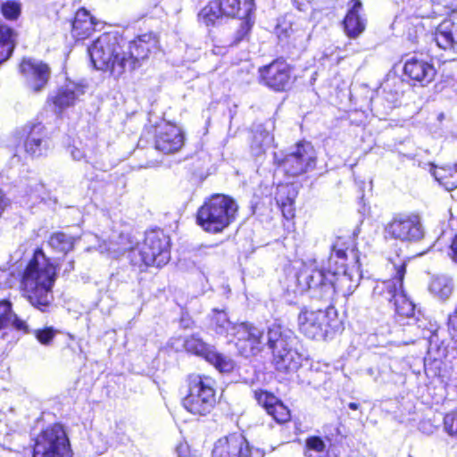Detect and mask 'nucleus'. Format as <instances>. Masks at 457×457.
<instances>
[{
    "mask_svg": "<svg viewBox=\"0 0 457 457\" xmlns=\"http://www.w3.org/2000/svg\"><path fill=\"white\" fill-rule=\"evenodd\" d=\"M345 20L344 28L346 35L351 38L359 37L365 29V21L361 17V2L353 0Z\"/></svg>",
    "mask_w": 457,
    "mask_h": 457,
    "instance_id": "nucleus-27",
    "label": "nucleus"
},
{
    "mask_svg": "<svg viewBox=\"0 0 457 457\" xmlns=\"http://www.w3.org/2000/svg\"><path fill=\"white\" fill-rule=\"evenodd\" d=\"M214 380L206 376H191L188 393L182 400L184 408L194 415L205 416L216 404Z\"/></svg>",
    "mask_w": 457,
    "mask_h": 457,
    "instance_id": "nucleus-7",
    "label": "nucleus"
},
{
    "mask_svg": "<svg viewBox=\"0 0 457 457\" xmlns=\"http://www.w3.org/2000/svg\"><path fill=\"white\" fill-rule=\"evenodd\" d=\"M385 237L415 242L423 237V228L416 215L397 214L385 227Z\"/></svg>",
    "mask_w": 457,
    "mask_h": 457,
    "instance_id": "nucleus-11",
    "label": "nucleus"
},
{
    "mask_svg": "<svg viewBox=\"0 0 457 457\" xmlns=\"http://www.w3.org/2000/svg\"><path fill=\"white\" fill-rule=\"evenodd\" d=\"M50 147L51 141L45 127L41 123L34 124L24 142L25 152L31 157H39L46 154Z\"/></svg>",
    "mask_w": 457,
    "mask_h": 457,
    "instance_id": "nucleus-23",
    "label": "nucleus"
},
{
    "mask_svg": "<svg viewBox=\"0 0 457 457\" xmlns=\"http://www.w3.org/2000/svg\"><path fill=\"white\" fill-rule=\"evenodd\" d=\"M177 453L179 457H187L188 456V447L185 444H180L177 446Z\"/></svg>",
    "mask_w": 457,
    "mask_h": 457,
    "instance_id": "nucleus-47",
    "label": "nucleus"
},
{
    "mask_svg": "<svg viewBox=\"0 0 457 457\" xmlns=\"http://www.w3.org/2000/svg\"><path fill=\"white\" fill-rule=\"evenodd\" d=\"M56 269L42 250H37L24 271L21 284L29 303L41 312H47L54 301L52 288Z\"/></svg>",
    "mask_w": 457,
    "mask_h": 457,
    "instance_id": "nucleus-4",
    "label": "nucleus"
},
{
    "mask_svg": "<svg viewBox=\"0 0 457 457\" xmlns=\"http://www.w3.org/2000/svg\"><path fill=\"white\" fill-rule=\"evenodd\" d=\"M228 17L246 18L254 7L253 0H218Z\"/></svg>",
    "mask_w": 457,
    "mask_h": 457,
    "instance_id": "nucleus-30",
    "label": "nucleus"
},
{
    "mask_svg": "<svg viewBox=\"0 0 457 457\" xmlns=\"http://www.w3.org/2000/svg\"><path fill=\"white\" fill-rule=\"evenodd\" d=\"M98 243L94 246L101 253H108L113 258L129 251V258L134 266H156L165 265L170 259V237L161 229H154L146 232L143 245L133 248L128 237L120 234L113 236L109 242L103 240L97 236H92Z\"/></svg>",
    "mask_w": 457,
    "mask_h": 457,
    "instance_id": "nucleus-3",
    "label": "nucleus"
},
{
    "mask_svg": "<svg viewBox=\"0 0 457 457\" xmlns=\"http://www.w3.org/2000/svg\"><path fill=\"white\" fill-rule=\"evenodd\" d=\"M254 398L278 423H285L290 420L288 408L273 394L264 390H255Z\"/></svg>",
    "mask_w": 457,
    "mask_h": 457,
    "instance_id": "nucleus-21",
    "label": "nucleus"
},
{
    "mask_svg": "<svg viewBox=\"0 0 457 457\" xmlns=\"http://www.w3.org/2000/svg\"><path fill=\"white\" fill-rule=\"evenodd\" d=\"M187 352L204 358L220 372H229L234 368L233 361L215 351L214 347L203 341L198 335H192L184 340Z\"/></svg>",
    "mask_w": 457,
    "mask_h": 457,
    "instance_id": "nucleus-13",
    "label": "nucleus"
},
{
    "mask_svg": "<svg viewBox=\"0 0 457 457\" xmlns=\"http://www.w3.org/2000/svg\"><path fill=\"white\" fill-rule=\"evenodd\" d=\"M435 40L442 49L457 51V12L438 25Z\"/></svg>",
    "mask_w": 457,
    "mask_h": 457,
    "instance_id": "nucleus-24",
    "label": "nucleus"
},
{
    "mask_svg": "<svg viewBox=\"0 0 457 457\" xmlns=\"http://www.w3.org/2000/svg\"><path fill=\"white\" fill-rule=\"evenodd\" d=\"M222 16H225L219 1L210 2L198 13V19L206 26H212Z\"/></svg>",
    "mask_w": 457,
    "mask_h": 457,
    "instance_id": "nucleus-37",
    "label": "nucleus"
},
{
    "mask_svg": "<svg viewBox=\"0 0 457 457\" xmlns=\"http://www.w3.org/2000/svg\"><path fill=\"white\" fill-rule=\"evenodd\" d=\"M84 94L85 85L67 79L49 96V101L54 104L55 111L62 112L73 106Z\"/></svg>",
    "mask_w": 457,
    "mask_h": 457,
    "instance_id": "nucleus-17",
    "label": "nucleus"
},
{
    "mask_svg": "<svg viewBox=\"0 0 457 457\" xmlns=\"http://www.w3.org/2000/svg\"><path fill=\"white\" fill-rule=\"evenodd\" d=\"M18 189L20 192V203L21 204H34L40 199L41 194L44 189L43 184H41L37 178H29L25 181H21Z\"/></svg>",
    "mask_w": 457,
    "mask_h": 457,
    "instance_id": "nucleus-31",
    "label": "nucleus"
},
{
    "mask_svg": "<svg viewBox=\"0 0 457 457\" xmlns=\"http://www.w3.org/2000/svg\"><path fill=\"white\" fill-rule=\"evenodd\" d=\"M449 255L454 262H457V234L452 240Z\"/></svg>",
    "mask_w": 457,
    "mask_h": 457,
    "instance_id": "nucleus-46",
    "label": "nucleus"
},
{
    "mask_svg": "<svg viewBox=\"0 0 457 457\" xmlns=\"http://www.w3.org/2000/svg\"><path fill=\"white\" fill-rule=\"evenodd\" d=\"M290 78V67L285 61L276 60L259 68L260 82L275 91L286 90Z\"/></svg>",
    "mask_w": 457,
    "mask_h": 457,
    "instance_id": "nucleus-15",
    "label": "nucleus"
},
{
    "mask_svg": "<svg viewBox=\"0 0 457 457\" xmlns=\"http://www.w3.org/2000/svg\"><path fill=\"white\" fill-rule=\"evenodd\" d=\"M444 428L450 436H457V408L445 416Z\"/></svg>",
    "mask_w": 457,
    "mask_h": 457,
    "instance_id": "nucleus-42",
    "label": "nucleus"
},
{
    "mask_svg": "<svg viewBox=\"0 0 457 457\" xmlns=\"http://www.w3.org/2000/svg\"><path fill=\"white\" fill-rule=\"evenodd\" d=\"M274 161L287 175L295 177L312 170L316 164V156L310 143H300L285 157L274 153Z\"/></svg>",
    "mask_w": 457,
    "mask_h": 457,
    "instance_id": "nucleus-10",
    "label": "nucleus"
},
{
    "mask_svg": "<svg viewBox=\"0 0 457 457\" xmlns=\"http://www.w3.org/2000/svg\"><path fill=\"white\" fill-rule=\"evenodd\" d=\"M12 324L17 330L28 332L26 322L12 311V303L8 300L0 301V329Z\"/></svg>",
    "mask_w": 457,
    "mask_h": 457,
    "instance_id": "nucleus-33",
    "label": "nucleus"
},
{
    "mask_svg": "<svg viewBox=\"0 0 457 457\" xmlns=\"http://www.w3.org/2000/svg\"><path fill=\"white\" fill-rule=\"evenodd\" d=\"M359 403H350L348 404V407L351 409V410H358L359 409Z\"/></svg>",
    "mask_w": 457,
    "mask_h": 457,
    "instance_id": "nucleus-48",
    "label": "nucleus"
},
{
    "mask_svg": "<svg viewBox=\"0 0 457 457\" xmlns=\"http://www.w3.org/2000/svg\"><path fill=\"white\" fill-rule=\"evenodd\" d=\"M210 328L220 336H231L237 324L232 323L224 310L213 309L210 314Z\"/></svg>",
    "mask_w": 457,
    "mask_h": 457,
    "instance_id": "nucleus-32",
    "label": "nucleus"
},
{
    "mask_svg": "<svg viewBox=\"0 0 457 457\" xmlns=\"http://www.w3.org/2000/svg\"><path fill=\"white\" fill-rule=\"evenodd\" d=\"M242 20L238 29L235 34V39L232 45H237L241 42L249 33L252 28L251 17L247 16L246 18H240Z\"/></svg>",
    "mask_w": 457,
    "mask_h": 457,
    "instance_id": "nucleus-43",
    "label": "nucleus"
},
{
    "mask_svg": "<svg viewBox=\"0 0 457 457\" xmlns=\"http://www.w3.org/2000/svg\"><path fill=\"white\" fill-rule=\"evenodd\" d=\"M429 172L435 179L447 191L457 187V164L453 166L436 167L433 163H428Z\"/></svg>",
    "mask_w": 457,
    "mask_h": 457,
    "instance_id": "nucleus-29",
    "label": "nucleus"
},
{
    "mask_svg": "<svg viewBox=\"0 0 457 457\" xmlns=\"http://www.w3.org/2000/svg\"><path fill=\"white\" fill-rule=\"evenodd\" d=\"M15 32L5 24L0 25V64L6 61L14 48Z\"/></svg>",
    "mask_w": 457,
    "mask_h": 457,
    "instance_id": "nucleus-36",
    "label": "nucleus"
},
{
    "mask_svg": "<svg viewBox=\"0 0 457 457\" xmlns=\"http://www.w3.org/2000/svg\"><path fill=\"white\" fill-rule=\"evenodd\" d=\"M56 334L57 330L54 329L52 327L36 329L34 331L36 338L44 345H49Z\"/></svg>",
    "mask_w": 457,
    "mask_h": 457,
    "instance_id": "nucleus-41",
    "label": "nucleus"
},
{
    "mask_svg": "<svg viewBox=\"0 0 457 457\" xmlns=\"http://www.w3.org/2000/svg\"><path fill=\"white\" fill-rule=\"evenodd\" d=\"M329 282L328 265L326 269H316L306 267L297 276V284L302 291L318 289L320 291V297H328L325 295V286Z\"/></svg>",
    "mask_w": 457,
    "mask_h": 457,
    "instance_id": "nucleus-19",
    "label": "nucleus"
},
{
    "mask_svg": "<svg viewBox=\"0 0 457 457\" xmlns=\"http://www.w3.org/2000/svg\"><path fill=\"white\" fill-rule=\"evenodd\" d=\"M395 277L392 279L378 281L373 287L372 299L375 302L394 303L397 321L402 325L412 328L418 337L428 340L427 361L439 363L448 354V346L441 338L443 331L436 322L425 317L420 312H415V304L403 289V279L406 272V261L396 255L389 260Z\"/></svg>",
    "mask_w": 457,
    "mask_h": 457,
    "instance_id": "nucleus-1",
    "label": "nucleus"
},
{
    "mask_svg": "<svg viewBox=\"0 0 457 457\" xmlns=\"http://www.w3.org/2000/svg\"><path fill=\"white\" fill-rule=\"evenodd\" d=\"M237 211L238 205L232 197L213 195L198 209L197 223L207 232L220 233L236 220Z\"/></svg>",
    "mask_w": 457,
    "mask_h": 457,
    "instance_id": "nucleus-6",
    "label": "nucleus"
},
{
    "mask_svg": "<svg viewBox=\"0 0 457 457\" xmlns=\"http://www.w3.org/2000/svg\"><path fill=\"white\" fill-rule=\"evenodd\" d=\"M212 457H253L252 448L240 433L221 436L213 445Z\"/></svg>",
    "mask_w": 457,
    "mask_h": 457,
    "instance_id": "nucleus-14",
    "label": "nucleus"
},
{
    "mask_svg": "<svg viewBox=\"0 0 457 457\" xmlns=\"http://www.w3.org/2000/svg\"><path fill=\"white\" fill-rule=\"evenodd\" d=\"M273 141V137L270 133L259 125L253 130V139L251 143V151L253 155L258 156L265 153Z\"/></svg>",
    "mask_w": 457,
    "mask_h": 457,
    "instance_id": "nucleus-35",
    "label": "nucleus"
},
{
    "mask_svg": "<svg viewBox=\"0 0 457 457\" xmlns=\"http://www.w3.org/2000/svg\"><path fill=\"white\" fill-rule=\"evenodd\" d=\"M33 457H72L63 425L54 423L43 428L34 440Z\"/></svg>",
    "mask_w": 457,
    "mask_h": 457,
    "instance_id": "nucleus-8",
    "label": "nucleus"
},
{
    "mask_svg": "<svg viewBox=\"0 0 457 457\" xmlns=\"http://www.w3.org/2000/svg\"><path fill=\"white\" fill-rule=\"evenodd\" d=\"M443 116H444V114H443V113H441V114L439 115V117H438V118H439V119H442V118H443Z\"/></svg>",
    "mask_w": 457,
    "mask_h": 457,
    "instance_id": "nucleus-50",
    "label": "nucleus"
},
{
    "mask_svg": "<svg viewBox=\"0 0 457 457\" xmlns=\"http://www.w3.org/2000/svg\"><path fill=\"white\" fill-rule=\"evenodd\" d=\"M332 315H336L332 309H303L298 315L299 330L309 338L325 339L333 327L332 322L335 321Z\"/></svg>",
    "mask_w": 457,
    "mask_h": 457,
    "instance_id": "nucleus-9",
    "label": "nucleus"
},
{
    "mask_svg": "<svg viewBox=\"0 0 457 457\" xmlns=\"http://www.w3.org/2000/svg\"><path fill=\"white\" fill-rule=\"evenodd\" d=\"M267 345L272 355L282 353L288 348L296 346L297 338L295 333L287 327L273 323L268 328Z\"/></svg>",
    "mask_w": 457,
    "mask_h": 457,
    "instance_id": "nucleus-20",
    "label": "nucleus"
},
{
    "mask_svg": "<svg viewBox=\"0 0 457 457\" xmlns=\"http://www.w3.org/2000/svg\"><path fill=\"white\" fill-rule=\"evenodd\" d=\"M428 290L435 297L445 301L453 291V279L446 275L435 276L429 283Z\"/></svg>",
    "mask_w": 457,
    "mask_h": 457,
    "instance_id": "nucleus-34",
    "label": "nucleus"
},
{
    "mask_svg": "<svg viewBox=\"0 0 457 457\" xmlns=\"http://www.w3.org/2000/svg\"><path fill=\"white\" fill-rule=\"evenodd\" d=\"M96 25V22L90 13L84 8L79 9L72 22V36L77 40L85 39L95 30Z\"/></svg>",
    "mask_w": 457,
    "mask_h": 457,
    "instance_id": "nucleus-28",
    "label": "nucleus"
},
{
    "mask_svg": "<svg viewBox=\"0 0 457 457\" xmlns=\"http://www.w3.org/2000/svg\"><path fill=\"white\" fill-rule=\"evenodd\" d=\"M157 41L152 34H145L127 41L118 32L102 34L87 48L91 62L96 70L108 71L118 79L141 66L155 48Z\"/></svg>",
    "mask_w": 457,
    "mask_h": 457,
    "instance_id": "nucleus-2",
    "label": "nucleus"
},
{
    "mask_svg": "<svg viewBox=\"0 0 457 457\" xmlns=\"http://www.w3.org/2000/svg\"><path fill=\"white\" fill-rule=\"evenodd\" d=\"M75 238L62 232L54 233L48 241L49 245L56 252L67 253L72 250Z\"/></svg>",
    "mask_w": 457,
    "mask_h": 457,
    "instance_id": "nucleus-38",
    "label": "nucleus"
},
{
    "mask_svg": "<svg viewBox=\"0 0 457 457\" xmlns=\"http://www.w3.org/2000/svg\"><path fill=\"white\" fill-rule=\"evenodd\" d=\"M1 12L4 18L16 20L21 14V5L15 1H6L1 4Z\"/></svg>",
    "mask_w": 457,
    "mask_h": 457,
    "instance_id": "nucleus-39",
    "label": "nucleus"
},
{
    "mask_svg": "<svg viewBox=\"0 0 457 457\" xmlns=\"http://www.w3.org/2000/svg\"><path fill=\"white\" fill-rule=\"evenodd\" d=\"M154 145L156 150L165 154L176 153L184 145L183 132L176 125L166 123L158 129Z\"/></svg>",
    "mask_w": 457,
    "mask_h": 457,
    "instance_id": "nucleus-18",
    "label": "nucleus"
},
{
    "mask_svg": "<svg viewBox=\"0 0 457 457\" xmlns=\"http://www.w3.org/2000/svg\"><path fill=\"white\" fill-rule=\"evenodd\" d=\"M20 71L26 79L27 86L34 92L41 91L50 77L49 67L41 61L23 59Z\"/></svg>",
    "mask_w": 457,
    "mask_h": 457,
    "instance_id": "nucleus-16",
    "label": "nucleus"
},
{
    "mask_svg": "<svg viewBox=\"0 0 457 457\" xmlns=\"http://www.w3.org/2000/svg\"><path fill=\"white\" fill-rule=\"evenodd\" d=\"M390 332H391V329L388 326L385 329H381L379 331V333H381V334H386V333H390Z\"/></svg>",
    "mask_w": 457,
    "mask_h": 457,
    "instance_id": "nucleus-49",
    "label": "nucleus"
},
{
    "mask_svg": "<svg viewBox=\"0 0 457 457\" xmlns=\"http://www.w3.org/2000/svg\"><path fill=\"white\" fill-rule=\"evenodd\" d=\"M69 152L74 161H83L95 168L99 164V153L96 143L93 139H88L86 142L74 141L69 147Z\"/></svg>",
    "mask_w": 457,
    "mask_h": 457,
    "instance_id": "nucleus-25",
    "label": "nucleus"
},
{
    "mask_svg": "<svg viewBox=\"0 0 457 457\" xmlns=\"http://www.w3.org/2000/svg\"><path fill=\"white\" fill-rule=\"evenodd\" d=\"M295 190L289 186H283L279 188L277 195L276 201L277 204L280 206H283V204H287L288 202L291 204L295 203Z\"/></svg>",
    "mask_w": 457,
    "mask_h": 457,
    "instance_id": "nucleus-40",
    "label": "nucleus"
},
{
    "mask_svg": "<svg viewBox=\"0 0 457 457\" xmlns=\"http://www.w3.org/2000/svg\"><path fill=\"white\" fill-rule=\"evenodd\" d=\"M231 336L239 353L245 357L255 355L262 350L263 330L250 322L237 324Z\"/></svg>",
    "mask_w": 457,
    "mask_h": 457,
    "instance_id": "nucleus-12",
    "label": "nucleus"
},
{
    "mask_svg": "<svg viewBox=\"0 0 457 457\" xmlns=\"http://www.w3.org/2000/svg\"><path fill=\"white\" fill-rule=\"evenodd\" d=\"M280 209H281V212L283 213V216L287 219V220H290L292 219L294 216H295V207H294V204H291V203H287V204H283V206H280Z\"/></svg>",
    "mask_w": 457,
    "mask_h": 457,
    "instance_id": "nucleus-45",
    "label": "nucleus"
},
{
    "mask_svg": "<svg viewBox=\"0 0 457 457\" xmlns=\"http://www.w3.org/2000/svg\"><path fill=\"white\" fill-rule=\"evenodd\" d=\"M303 357L296 346L272 355L276 370L283 373L295 372L302 366Z\"/></svg>",
    "mask_w": 457,
    "mask_h": 457,
    "instance_id": "nucleus-26",
    "label": "nucleus"
},
{
    "mask_svg": "<svg viewBox=\"0 0 457 457\" xmlns=\"http://www.w3.org/2000/svg\"><path fill=\"white\" fill-rule=\"evenodd\" d=\"M403 72L410 79L421 86L430 83L436 73L432 63L418 57H411L405 62Z\"/></svg>",
    "mask_w": 457,
    "mask_h": 457,
    "instance_id": "nucleus-22",
    "label": "nucleus"
},
{
    "mask_svg": "<svg viewBox=\"0 0 457 457\" xmlns=\"http://www.w3.org/2000/svg\"><path fill=\"white\" fill-rule=\"evenodd\" d=\"M361 376H368L374 382H378L380 377V370L378 366H371L360 370Z\"/></svg>",
    "mask_w": 457,
    "mask_h": 457,
    "instance_id": "nucleus-44",
    "label": "nucleus"
},
{
    "mask_svg": "<svg viewBox=\"0 0 457 457\" xmlns=\"http://www.w3.org/2000/svg\"><path fill=\"white\" fill-rule=\"evenodd\" d=\"M352 246L351 237H337L331 245L328 257L329 282L325 286V295H328V297L333 296L335 293L344 296L351 295L359 285V272L345 268L346 252Z\"/></svg>",
    "mask_w": 457,
    "mask_h": 457,
    "instance_id": "nucleus-5",
    "label": "nucleus"
}]
</instances>
